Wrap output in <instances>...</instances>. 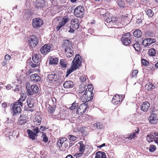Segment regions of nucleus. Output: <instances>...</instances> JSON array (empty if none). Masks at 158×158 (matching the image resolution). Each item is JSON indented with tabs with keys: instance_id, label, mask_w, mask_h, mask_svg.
I'll return each instance as SVG.
<instances>
[{
	"instance_id": "f257e3e1",
	"label": "nucleus",
	"mask_w": 158,
	"mask_h": 158,
	"mask_svg": "<svg viewBox=\"0 0 158 158\" xmlns=\"http://www.w3.org/2000/svg\"><path fill=\"white\" fill-rule=\"evenodd\" d=\"M81 57L79 54H76L72 62V69H68L67 71L66 76L70 74L73 71L77 69L81 63V61L80 60Z\"/></svg>"
},
{
	"instance_id": "f03ea898",
	"label": "nucleus",
	"mask_w": 158,
	"mask_h": 158,
	"mask_svg": "<svg viewBox=\"0 0 158 158\" xmlns=\"http://www.w3.org/2000/svg\"><path fill=\"white\" fill-rule=\"evenodd\" d=\"M38 43L39 40L36 36L34 35H30L27 41V43L30 49L36 46Z\"/></svg>"
},
{
	"instance_id": "7ed1b4c3",
	"label": "nucleus",
	"mask_w": 158,
	"mask_h": 158,
	"mask_svg": "<svg viewBox=\"0 0 158 158\" xmlns=\"http://www.w3.org/2000/svg\"><path fill=\"white\" fill-rule=\"evenodd\" d=\"M130 33L128 32L122 35L121 40L123 44L125 46L128 45L131 42Z\"/></svg>"
},
{
	"instance_id": "20e7f679",
	"label": "nucleus",
	"mask_w": 158,
	"mask_h": 158,
	"mask_svg": "<svg viewBox=\"0 0 158 158\" xmlns=\"http://www.w3.org/2000/svg\"><path fill=\"white\" fill-rule=\"evenodd\" d=\"M84 11V8L81 6H79L75 9L74 13L77 17L81 18L83 17Z\"/></svg>"
},
{
	"instance_id": "39448f33",
	"label": "nucleus",
	"mask_w": 158,
	"mask_h": 158,
	"mask_svg": "<svg viewBox=\"0 0 158 158\" xmlns=\"http://www.w3.org/2000/svg\"><path fill=\"white\" fill-rule=\"evenodd\" d=\"M43 24V21L40 18H35L32 19V25L34 28L40 27Z\"/></svg>"
},
{
	"instance_id": "423d86ee",
	"label": "nucleus",
	"mask_w": 158,
	"mask_h": 158,
	"mask_svg": "<svg viewBox=\"0 0 158 158\" xmlns=\"http://www.w3.org/2000/svg\"><path fill=\"white\" fill-rule=\"evenodd\" d=\"M11 106L12 107L11 113L13 116H16L21 113L22 110L20 106L15 104H11Z\"/></svg>"
},
{
	"instance_id": "0eeeda50",
	"label": "nucleus",
	"mask_w": 158,
	"mask_h": 158,
	"mask_svg": "<svg viewBox=\"0 0 158 158\" xmlns=\"http://www.w3.org/2000/svg\"><path fill=\"white\" fill-rule=\"evenodd\" d=\"M53 49L50 44H45L40 49L41 53L44 55L46 54Z\"/></svg>"
},
{
	"instance_id": "6e6552de",
	"label": "nucleus",
	"mask_w": 158,
	"mask_h": 158,
	"mask_svg": "<svg viewBox=\"0 0 158 158\" xmlns=\"http://www.w3.org/2000/svg\"><path fill=\"white\" fill-rule=\"evenodd\" d=\"M123 100V98L122 95H119L116 94L113 96L112 102L114 105H118L120 104Z\"/></svg>"
},
{
	"instance_id": "1a4fd4ad",
	"label": "nucleus",
	"mask_w": 158,
	"mask_h": 158,
	"mask_svg": "<svg viewBox=\"0 0 158 158\" xmlns=\"http://www.w3.org/2000/svg\"><path fill=\"white\" fill-rule=\"evenodd\" d=\"M58 78L59 76L53 73L48 75L47 80L48 82L53 83L57 81L58 80Z\"/></svg>"
},
{
	"instance_id": "9d476101",
	"label": "nucleus",
	"mask_w": 158,
	"mask_h": 158,
	"mask_svg": "<svg viewBox=\"0 0 158 158\" xmlns=\"http://www.w3.org/2000/svg\"><path fill=\"white\" fill-rule=\"evenodd\" d=\"M88 107V106L87 104L83 103L81 104L76 111V113L79 114V112L82 109V111H81L80 114L82 115L85 113L87 110V108Z\"/></svg>"
},
{
	"instance_id": "9b49d317",
	"label": "nucleus",
	"mask_w": 158,
	"mask_h": 158,
	"mask_svg": "<svg viewBox=\"0 0 158 158\" xmlns=\"http://www.w3.org/2000/svg\"><path fill=\"white\" fill-rule=\"evenodd\" d=\"M151 124H155L158 122V115L155 113L152 114L148 118Z\"/></svg>"
},
{
	"instance_id": "f8f14e48",
	"label": "nucleus",
	"mask_w": 158,
	"mask_h": 158,
	"mask_svg": "<svg viewBox=\"0 0 158 158\" xmlns=\"http://www.w3.org/2000/svg\"><path fill=\"white\" fill-rule=\"evenodd\" d=\"M33 13L29 10H25L23 12V18L25 19L28 20L31 19L32 18Z\"/></svg>"
},
{
	"instance_id": "ddd939ff",
	"label": "nucleus",
	"mask_w": 158,
	"mask_h": 158,
	"mask_svg": "<svg viewBox=\"0 0 158 158\" xmlns=\"http://www.w3.org/2000/svg\"><path fill=\"white\" fill-rule=\"evenodd\" d=\"M35 4L36 7L38 8L44 7L46 5L45 0H36Z\"/></svg>"
},
{
	"instance_id": "4468645a",
	"label": "nucleus",
	"mask_w": 158,
	"mask_h": 158,
	"mask_svg": "<svg viewBox=\"0 0 158 158\" xmlns=\"http://www.w3.org/2000/svg\"><path fill=\"white\" fill-rule=\"evenodd\" d=\"M96 11L98 13L103 16V17H108L109 15V13H107V10L104 9L98 8L96 9Z\"/></svg>"
},
{
	"instance_id": "2eb2a0df",
	"label": "nucleus",
	"mask_w": 158,
	"mask_h": 158,
	"mask_svg": "<svg viewBox=\"0 0 158 158\" xmlns=\"http://www.w3.org/2000/svg\"><path fill=\"white\" fill-rule=\"evenodd\" d=\"M71 24L73 27L76 29H77L79 28V21L77 19H72L71 21Z\"/></svg>"
},
{
	"instance_id": "dca6fc26",
	"label": "nucleus",
	"mask_w": 158,
	"mask_h": 158,
	"mask_svg": "<svg viewBox=\"0 0 158 158\" xmlns=\"http://www.w3.org/2000/svg\"><path fill=\"white\" fill-rule=\"evenodd\" d=\"M150 106L149 103L148 102L146 101L143 103L141 106L140 108L142 110L146 112L148 110Z\"/></svg>"
},
{
	"instance_id": "f3484780",
	"label": "nucleus",
	"mask_w": 158,
	"mask_h": 158,
	"mask_svg": "<svg viewBox=\"0 0 158 158\" xmlns=\"http://www.w3.org/2000/svg\"><path fill=\"white\" fill-rule=\"evenodd\" d=\"M73 48L72 46L65 48V51L68 54H66L68 57H71L72 56L73 54H74V52L72 50Z\"/></svg>"
},
{
	"instance_id": "a211bd4d",
	"label": "nucleus",
	"mask_w": 158,
	"mask_h": 158,
	"mask_svg": "<svg viewBox=\"0 0 158 158\" xmlns=\"http://www.w3.org/2000/svg\"><path fill=\"white\" fill-rule=\"evenodd\" d=\"M74 83L72 81H65L63 84V86L65 88H70L73 87Z\"/></svg>"
},
{
	"instance_id": "6ab92c4d",
	"label": "nucleus",
	"mask_w": 158,
	"mask_h": 158,
	"mask_svg": "<svg viewBox=\"0 0 158 158\" xmlns=\"http://www.w3.org/2000/svg\"><path fill=\"white\" fill-rule=\"evenodd\" d=\"M105 19H106L105 20V22H106L105 24L107 26H112L113 24L114 23H115L116 22L115 20H113L112 18L108 17H105Z\"/></svg>"
},
{
	"instance_id": "aec40b11",
	"label": "nucleus",
	"mask_w": 158,
	"mask_h": 158,
	"mask_svg": "<svg viewBox=\"0 0 158 158\" xmlns=\"http://www.w3.org/2000/svg\"><path fill=\"white\" fill-rule=\"evenodd\" d=\"M27 133L28 135V137L29 138L31 139L32 140H34L35 139V136H36V134L34 132L32 131L30 129H28L27 131Z\"/></svg>"
},
{
	"instance_id": "412c9836",
	"label": "nucleus",
	"mask_w": 158,
	"mask_h": 158,
	"mask_svg": "<svg viewBox=\"0 0 158 158\" xmlns=\"http://www.w3.org/2000/svg\"><path fill=\"white\" fill-rule=\"evenodd\" d=\"M30 78L31 81H39L41 79V78L36 73L32 74L30 76Z\"/></svg>"
},
{
	"instance_id": "4be33fe9",
	"label": "nucleus",
	"mask_w": 158,
	"mask_h": 158,
	"mask_svg": "<svg viewBox=\"0 0 158 158\" xmlns=\"http://www.w3.org/2000/svg\"><path fill=\"white\" fill-rule=\"evenodd\" d=\"M41 55L38 54L34 55L32 57V59L33 61L35 63H38L40 61V58Z\"/></svg>"
},
{
	"instance_id": "5701e85b",
	"label": "nucleus",
	"mask_w": 158,
	"mask_h": 158,
	"mask_svg": "<svg viewBox=\"0 0 158 158\" xmlns=\"http://www.w3.org/2000/svg\"><path fill=\"white\" fill-rule=\"evenodd\" d=\"M95 158H106V157L105 153L98 151L96 153Z\"/></svg>"
},
{
	"instance_id": "b1692460",
	"label": "nucleus",
	"mask_w": 158,
	"mask_h": 158,
	"mask_svg": "<svg viewBox=\"0 0 158 158\" xmlns=\"http://www.w3.org/2000/svg\"><path fill=\"white\" fill-rule=\"evenodd\" d=\"M137 130L135 131V132H134L133 134H131L129 135L127 137L125 138L126 139H128L129 140H131L133 138H134L137 135H138L139 131V130L137 128Z\"/></svg>"
},
{
	"instance_id": "393cba45",
	"label": "nucleus",
	"mask_w": 158,
	"mask_h": 158,
	"mask_svg": "<svg viewBox=\"0 0 158 158\" xmlns=\"http://www.w3.org/2000/svg\"><path fill=\"white\" fill-rule=\"evenodd\" d=\"M72 42L69 40H64L63 46L64 48L69 47L72 46Z\"/></svg>"
},
{
	"instance_id": "a878e982",
	"label": "nucleus",
	"mask_w": 158,
	"mask_h": 158,
	"mask_svg": "<svg viewBox=\"0 0 158 158\" xmlns=\"http://www.w3.org/2000/svg\"><path fill=\"white\" fill-rule=\"evenodd\" d=\"M134 36L137 38L140 37L142 35L141 31L139 29H136L133 33Z\"/></svg>"
},
{
	"instance_id": "bb28decb",
	"label": "nucleus",
	"mask_w": 158,
	"mask_h": 158,
	"mask_svg": "<svg viewBox=\"0 0 158 158\" xmlns=\"http://www.w3.org/2000/svg\"><path fill=\"white\" fill-rule=\"evenodd\" d=\"M78 143L80 145V146L79 148V152H81L84 153L85 148V145L83 144V142L82 141Z\"/></svg>"
},
{
	"instance_id": "cd10ccee",
	"label": "nucleus",
	"mask_w": 158,
	"mask_h": 158,
	"mask_svg": "<svg viewBox=\"0 0 158 158\" xmlns=\"http://www.w3.org/2000/svg\"><path fill=\"white\" fill-rule=\"evenodd\" d=\"M31 89L32 92L35 93H37L39 92V88L37 85H33L31 86Z\"/></svg>"
},
{
	"instance_id": "c85d7f7f",
	"label": "nucleus",
	"mask_w": 158,
	"mask_h": 158,
	"mask_svg": "<svg viewBox=\"0 0 158 158\" xmlns=\"http://www.w3.org/2000/svg\"><path fill=\"white\" fill-rule=\"evenodd\" d=\"M91 97H89L88 95H83L81 99L82 100L83 102H87L89 101L91 99Z\"/></svg>"
},
{
	"instance_id": "c756f323",
	"label": "nucleus",
	"mask_w": 158,
	"mask_h": 158,
	"mask_svg": "<svg viewBox=\"0 0 158 158\" xmlns=\"http://www.w3.org/2000/svg\"><path fill=\"white\" fill-rule=\"evenodd\" d=\"M58 62V59L57 57H51L49 63L51 64H57Z\"/></svg>"
},
{
	"instance_id": "7c9ffc66",
	"label": "nucleus",
	"mask_w": 158,
	"mask_h": 158,
	"mask_svg": "<svg viewBox=\"0 0 158 158\" xmlns=\"http://www.w3.org/2000/svg\"><path fill=\"white\" fill-rule=\"evenodd\" d=\"M155 86L152 83H149L148 84H146L145 86V88L148 91L151 90L152 89H154Z\"/></svg>"
},
{
	"instance_id": "2f4dec72",
	"label": "nucleus",
	"mask_w": 158,
	"mask_h": 158,
	"mask_svg": "<svg viewBox=\"0 0 158 158\" xmlns=\"http://www.w3.org/2000/svg\"><path fill=\"white\" fill-rule=\"evenodd\" d=\"M33 121L35 124L39 125L41 123V118L39 116H36Z\"/></svg>"
},
{
	"instance_id": "473e14b6",
	"label": "nucleus",
	"mask_w": 158,
	"mask_h": 158,
	"mask_svg": "<svg viewBox=\"0 0 158 158\" xmlns=\"http://www.w3.org/2000/svg\"><path fill=\"white\" fill-rule=\"evenodd\" d=\"M78 107V103L76 101L71 104V106L69 108L71 110L77 109Z\"/></svg>"
},
{
	"instance_id": "72a5a7b5",
	"label": "nucleus",
	"mask_w": 158,
	"mask_h": 158,
	"mask_svg": "<svg viewBox=\"0 0 158 158\" xmlns=\"http://www.w3.org/2000/svg\"><path fill=\"white\" fill-rule=\"evenodd\" d=\"M60 64L62 68H65L66 67L67 63L66 61L64 59H60Z\"/></svg>"
},
{
	"instance_id": "f704fd0d",
	"label": "nucleus",
	"mask_w": 158,
	"mask_h": 158,
	"mask_svg": "<svg viewBox=\"0 0 158 158\" xmlns=\"http://www.w3.org/2000/svg\"><path fill=\"white\" fill-rule=\"evenodd\" d=\"M148 53L151 56H154L156 53V50L153 48H151L148 51Z\"/></svg>"
},
{
	"instance_id": "c9c22d12",
	"label": "nucleus",
	"mask_w": 158,
	"mask_h": 158,
	"mask_svg": "<svg viewBox=\"0 0 158 158\" xmlns=\"http://www.w3.org/2000/svg\"><path fill=\"white\" fill-rule=\"evenodd\" d=\"M133 46L135 50L136 51H139L140 50V44L139 42H136L135 43L132 45Z\"/></svg>"
},
{
	"instance_id": "e433bc0d",
	"label": "nucleus",
	"mask_w": 158,
	"mask_h": 158,
	"mask_svg": "<svg viewBox=\"0 0 158 158\" xmlns=\"http://www.w3.org/2000/svg\"><path fill=\"white\" fill-rule=\"evenodd\" d=\"M27 120L26 119H23L22 117L20 116L19 118V120L18 122V123L19 125H22L25 124L27 122Z\"/></svg>"
},
{
	"instance_id": "4c0bfd02",
	"label": "nucleus",
	"mask_w": 158,
	"mask_h": 158,
	"mask_svg": "<svg viewBox=\"0 0 158 158\" xmlns=\"http://www.w3.org/2000/svg\"><path fill=\"white\" fill-rule=\"evenodd\" d=\"M68 138L70 141H74L77 139L78 137L72 135H69L68 136Z\"/></svg>"
},
{
	"instance_id": "58836bf2",
	"label": "nucleus",
	"mask_w": 158,
	"mask_h": 158,
	"mask_svg": "<svg viewBox=\"0 0 158 158\" xmlns=\"http://www.w3.org/2000/svg\"><path fill=\"white\" fill-rule=\"evenodd\" d=\"M31 130L36 134L40 132L38 127L35 126H33L31 127Z\"/></svg>"
},
{
	"instance_id": "ea45409f",
	"label": "nucleus",
	"mask_w": 158,
	"mask_h": 158,
	"mask_svg": "<svg viewBox=\"0 0 158 158\" xmlns=\"http://www.w3.org/2000/svg\"><path fill=\"white\" fill-rule=\"evenodd\" d=\"M94 125V127H96L98 129H102L103 127L102 124L100 123H97Z\"/></svg>"
},
{
	"instance_id": "a19ab883",
	"label": "nucleus",
	"mask_w": 158,
	"mask_h": 158,
	"mask_svg": "<svg viewBox=\"0 0 158 158\" xmlns=\"http://www.w3.org/2000/svg\"><path fill=\"white\" fill-rule=\"evenodd\" d=\"M27 104L29 108H32L34 106V104L32 102L31 100L30 99L27 100Z\"/></svg>"
},
{
	"instance_id": "79ce46f5",
	"label": "nucleus",
	"mask_w": 158,
	"mask_h": 158,
	"mask_svg": "<svg viewBox=\"0 0 158 158\" xmlns=\"http://www.w3.org/2000/svg\"><path fill=\"white\" fill-rule=\"evenodd\" d=\"M42 133L43 135L41 136V137L43 139V140L44 142L46 143L48 142V137L45 134H44L43 132Z\"/></svg>"
},
{
	"instance_id": "37998d69",
	"label": "nucleus",
	"mask_w": 158,
	"mask_h": 158,
	"mask_svg": "<svg viewBox=\"0 0 158 158\" xmlns=\"http://www.w3.org/2000/svg\"><path fill=\"white\" fill-rule=\"evenodd\" d=\"M87 88L89 91V92L90 94L91 95L93 94L92 91L94 89V87H93L92 85H89L87 86Z\"/></svg>"
},
{
	"instance_id": "c03bdc74",
	"label": "nucleus",
	"mask_w": 158,
	"mask_h": 158,
	"mask_svg": "<svg viewBox=\"0 0 158 158\" xmlns=\"http://www.w3.org/2000/svg\"><path fill=\"white\" fill-rule=\"evenodd\" d=\"M146 13L147 15L149 17H152L154 15V13L151 9H148L146 12Z\"/></svg>"
},
{
	"instance_id": "a18cd8bd",
	"label": "nucleus",
	"mask_w": 158,
	"mask_h": 158,
	"mask_svg": "<svg viewBox=\"0 0 158 158\" xmlns=\"http://www.w3.org/2000/svg\"><path fill=\"white\" fill-rule=\"evenodd\" d=\"M141 62L143 66H148L149 64L147 60L144 59H143L141 60Z\"/></svg>"
},
{
	"instance_id": "49530a36",
	"label": "nucleus",
	"mask_w": 158,
	"mask_h": 158,
	"mask_svg": "<svg viewBox=\"0 0 158 158\" xmlns=\"http://www.w3.org/2000/svg\"><path fill=\"white\" fill-rule=\"evenodd\" d=\"M156 149V147L154 145H150L149 148V151L151 152H153Z\"/></svg>"
},
{
	"instance_id": "de8ad7c7",
	"label": "nucleus",
	"mask_w": 158,
	"mask_h": 158,
	"mask_svg": "<svg viewBox=\"0 0 158 158\" xmlns=\"http://www.w3.org/2000/svg\"><path fill=\"white\" fill-rule=\"evenodd\" d=\"M148 42L150 45L152 43H155L156 42V40L155 39L152 38H147Z\"/></svg>"
},
{
	"instance_id": "09e8293b",
	"label": "nucleus",
	"mask_w": 158,
	"mask_h": 158,
	"mask_svg": "<svg viewBox=\"0 0 158 158\" xmlns=\"http://www.w3.org/2000/svg\"><path fill=\"white\" fill-rule=\"evenodd\" d=\"M69 141L68 140H64L63 141V146L62 148H63V147L64 148H66L68 147Z\"/></svg>"
},
{
	"instance_id": "8fccbe9b",
	"label": "nucleus",
	"mask_w": 158,
	"mask_h": 158,
	"mask_svg": "<svg viewBox=\"0 0 158 158\" xmlns=\"http://www.w3.org/2000/svg\"><path fill=\"white\" fill-rule=\"evenodd\" d=\"M48 108L50 113L53 114L54 112L55 107H52L50 105H49Z\"/></svg>"
},
{
	"instance_id": "3c124183",
	"label": "nucleus",
	"mask_w": 158,
	"mask_h": 158,
	"mask_svg": "<svg viewBox=\"0 0 158 158\" xmlns=\"http://www.w3.org/2000/svg\"><path fill=\"white\" fill-rule=\"evenodd\" d=\"M69 21V19L68 17L64 16L62 19V22L65 24Z\"/></svg>"
},
{
	"instance_id": "603ef678",
	"label": "nucleus",
	"mask_w": 158,
	"mask_h": 158,
	"mask_svg": "<svg viewBox=\"0 0 158 158\" xmlns=\"http://www.w3.org/2000/svg\"><path fill=\"white\" fill-rule=\"evenodd\" d=\"M142 44L146 47L149 46H150V44H149L148 42L147 39H145L143 40L142 42Z\"/></svg>"
},
{
	"instance_id": "864d4df0",
	"label": "nucleus",
	"mask_w": 158,
	"mask_h": 158,
	"mask_svg": "<svg viewBox=\"0 0 158 158\" xmlns=\"http://www.w3.org/2000/svg\"><path fill=\"white\" fill-rule=\"evenodd\" d=\"M87 128L85 127H82L80 128V131L83 134H85Z\"/></svg>"
},
{
	"instance_id": "5fc2aeb1",
	"label": "nucleus",
	"mask_w": 158,
	"mask_h": 158,
	"mask_svg": "<svg viewBox=\"0 0 158 158\" xmlns=\"http://www.w3.org/2000/svg\"><path fill=\"white\" fill-rule=\"evenodd\" d=\"M80 79L81 81L84 82L86 80V76L84 75H82L81 76Z\"/></svg>"
},
{
	"instance_id": "6e6d98bb",
	"label": "nucleus",
	"mask_w": 158,
	"mask_h": 158,
	"mask_svg": "<svg viewBox=\"0 0 158 158\" xmlns=\"http://www.w3.org/2000/svg\"><path fill=\"white\" fill-rule=\"evenodd\" d=\"M22 102L21 100L20 99L18 100V102H15L13 104H17L18 105V106H22L23 103Z\"/></svg>"
},
{
	"instance_id": "4d7b16f0",
	"label": "nucleus",
	"mask_w": 158,
	"mask_h": 158,
	"mask_svg": "<svg viewBox=\"0 0 158 158\" xmlns=\"http://www.w3.org/2000/svg\"><path fill=\"white\" fill-rule=\"evenodd\" d=\"M61 140H59L56 143V145L60 149H62V145L60 144Z\"/></svg>"
},
{
	"instance_id": "13d9d810",
	"label": "nucleus",
	"mask_w": 158,
	"mask_h": 158,
	"mask_svg": "<svg viewBox=\"0 0 158 158\" xmlns=\"http://www.w3.org/2000/svg\"><path fill=\"white\" fill-rule=\"evenodd\" d=\"M2 106L4 109V111H6V109L7 107V103L6 102H3L2 104Z\"/></svg>"
},
{
	"instance_id": "bf43d9fd",
	"label": "nucleus",
	"mask_w": 158,
	"mask_h": 158,
	"mask_svg": "<svg viewBox=\"0 0 158 158\" xmlns=\"http://www.w3.org/2000/svg\"><path fill=\"white\" fill-rule=\"evenodd\" d=\"M11 58V56L9 55L6 54L5 56L4 60L9 61Z\"/></svg>"
},
{
	"instance_id": "052dcab7",
	"label": "nucleus",
	"mask_w": 158,
	"mask_h": 158,
	"mask_svg": "<svg viewBox=\"0 0 158 158\" xmlns=\"http://www.w3.org/2000/svg\"><path fill=\"white\" fill-rule=\"evenodd\" d=\"M138 72V71L137 70H134L132 73V77H133L136 76Z\"/></svg>"
},
{
	"instance_id": "680f3d73",
	"label": "nucleus",
	"mask_w": 158,
	"mask_h": 158,
	"mask_svg": "<svg viewBox=\"0 0 158 158\" xmlns=\"http://www.w3.org/2000/svg\"><path fill=\"white\" fill-rule=\"evenodd\" d=\"M9 62V61L4 60L3 61L1 62V64L3 66H4L8 64Z\"/></svg>"
},
{
	"instance_id": "e2e57ef3",
	"label": "nucleus",
	"mask_w": 158,
	"mask_h": 158,
	"mask_svg": "<svg viewBox=\"0 0 158 158\" xmlns=\"http://www.w3.org/2000/svg\"><path fill=\"white\" fill-rule=\"evenodd\" d=\"M118 4L119 5V6L123 8L124 7V4L121 1L119 2L118 3Z\"/></svg>"
},
{
	"instance_id": "0e129e2a",
	"label": "nucleus",
	"mask_w": 158,
	"mask_h": 158,
	"mask_svg": "<svg viewBox=\"0 0 158 158\" xmlns=\"http://www.w3.org/2000/svg\"><path fill=\"white\" fill-rule=\"evenodd\" d=\"M84 153L81 152L79 153H76L75 156H77V157L81 156Z\"/></svg>"
},
{
	"instance_id": "69168bd1",
	"label": "nucleus",
	"mask_w": 158,
	"mask_h": 158,
	"mask_svg": "<svg viewBox=\"0 0 158 158\" xmlns=\"http://www.w3.org/2000/svg\"><path fill=\"white\" fill-rule=\"evenodd\" d=\"M31 66L33 68H36L38 66V64H33L32 63L31 64Z\"/></svg>"
},
{
	"instance_id": "338daca9",
	"label": "nucleus",
	"mask_w": 158,
	"mask_h": 158,
	"mask_svg": "<svg viewBox=\"0 0 158 158\" xmlns=\"http://www.w3.org/2000/svg\"><path fill=\"white\" fill-rule=\"evenodd\" d=\"M46 128L45 127L41 126L40 128V130L42 131H45L46 130Z\"/></svg>"
},
{
	"instance_id": "774afa93",
	"label": "nucleus",
	"mask_w": 158,
	"mask_h": 158,
	"mask_svg": "<svg viewBox=\"0 0 158 158\" xmlns=\"http://www.w3.org/2000/svg\"><path fill=\"white\" fill-rule=\"evenodd\" d=\"M26 97L25 96L21 95L20 99L21 100L22 102H23L25 99Z\"/></svg>"
}]
</instances>
